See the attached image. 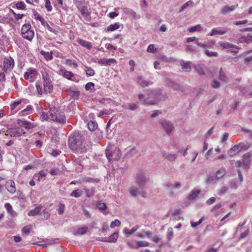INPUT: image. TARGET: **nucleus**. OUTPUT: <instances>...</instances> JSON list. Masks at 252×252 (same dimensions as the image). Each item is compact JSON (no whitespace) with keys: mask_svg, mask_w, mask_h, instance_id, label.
I'll return each mask as SVG.
<instances>
[{"mask_svg":"<svg viewBox=\"0 0 252 252\" xmlns=\"http://www.w3.org/2000/svg\"><path fill=\"white\" fill-rule=\"evenodd\" d=\"M41 118L43 120L56 122L61 124L66 122L64 113L55 107H50L48 112H43Z\"/></svg>","mask_w":252,"mask_h":252,"instance_id":"obj_1","label":"nucleus"},{"mask_svg":"<svg viewBox=\"0 0 252 252\" xmlns=\"http://www.w3.org/2000/svg\"><path fill=\"white\" fill-rule=\"evenodd\" d=\"M83 136L78 131L72 133L68 139V145L70 148L75 153L82 152L84 148L82 147Z\"/></svg>","mask_w":252,"mask_h":252,"instance_id":"obj_2","label":"nucleus"},{"mask_svg":"<svg viewBox=\"0 0 252 252\" xmlns=\"http://www.w3.org/2000/svg\"><path fill=\"white\" fill-rule=\"evenodd\" d=\"M43 80V84L40 82H37L35 87L38 93L42 94L44 93L45 94H50L53 91V85L51 79L46 73L42 75Z\"/></svg>","mask_w":252,"mask_h":252,"instance_id":"obj_3","label":"nucleus"},{"mask_svg":"<svg viewBox=\"0 0 252 252\" xmlns=\"http://www.w3.org/2000/svg\"><path fill=\"white\" fill-rule=\"evenodd\" d=\"M74 3L85 20L87 22L90 21L91 20V12L89 11L88 6L85 4L84 1L75 0Z\"/></svg>","mask_w":252,"mask_h":252,"instance_id":"obj_4","label":"nucleus"},{"mask_svg":"<svg viewBox=\"0 0 252 252\" xmlns=\"http://www.w3.org/2000/svg\"><path fill=\"white\" fill-rule=\"evenodd\" d=\"M27 103V100L24 99L17 100L13 101L10 104L11 114H14L18 111L22 110Z\"/></svg>","mask_w":252,"mask_h":252,"instance_id":"obj_5","label":"nucleus"},{"mask_svg":"<svg viewBox=\"0 0 252 252\" xmlns=\"http://www.w3.org/2000/svg\"><path fill=\"white\" fill-rule=\"evenodd\" d=\"M21 34L23 38L31 41L34 35V32L31 30V25L28 24H25L21 29Z\"/></svg>","mask_w":252,"mask_h":252,"instance_id":"obj_6","label":"nucleus"},{"mask_svg":"<svg viewBox=\"0 0 252 252\" xmlns=\"http://www.w3.org/2000/svg\"><path fill=\"white\" fill-rule=\"evenodd\" d=\"M105 154L107 159L109 160L114 159L118 160L121 157V153L118 148L115 147L113 149L111 148L107 149L105 150Z\"/></svg>","mask_w":252,"mask_h":252,"instance_id":"obj_7","label":"nucleus"},{"mask_svg":"<svg viewBox=\"0 0 252 252\" xmlns=\"http://www.w3.org/2000/svg\"><path fill=\"white\" fill-rule=\"evenodd\" d=\"M249 147H248L244 143L241 142L230 148L228 151L227 153L230 157H233L239 153L241 150H246Z\"/></svg>","mask_w":252,"mask_h":252,"instance_id":"obj_8","label":"nucleus"},{"mask_svg":"<svg viewBox=\"0 0 252 252\" xmlns=\"http://www.w3.org/2000/svg\"><path fill=\"white\" fill-rule=\"evenodd\" d=\"M14 66V60L10 57L5 58L3 62V73L7 71H10Z\"/></svg>","mask_w":252,"mask_h":252,"instance_id":"obj_9","label":"nucleus"},{"mask_svg":"<svg viewBox=\"0 0 252 252\" xmlns=\"http://www.w3.org/2000/svg\"><path fill=\"white\" fill-rule=\"evenodd\" d=\"M26 133L24 129L21 127L11 128L7 131L6 134L11 137H19Z\"/></svg>","mask_w":252,"mask_h":252,"instance_id":"obj_10","label":"nucleus"},{"mask_svg":"<svg viewBox=\"0 0 252 252\" xmlns=\"http://www.w3.org/2000/svg\"><path fill=\"white\" fill-rule=\"evenodd\" d=\"M17 122L20 126L23 127L26 129H32L37 126L35 123H31L26 120L18 119Z\"/></svg>","mask_w":252,"mask_h":252,"instance_id":"obj_11","label":"nucleus"},{"mask_svg":"<svg viewBox=\"0 0 252 252\" xmlns=\"http://www.w3.org/2000/svg\"><path fill=\"white\" fill-rule=\"evenodd\" d=\"M160 124L162 126V128L168 134L171 133L174 129V127L173 124L169 121L163 120L162 122H160Z\"/></svg>","mask_w":252,"mask_h":252,"instance_id":"obj_12","label":"nucleus"},{"mask_svg":"<svg viewBox=\"0 0 252 252\" xmlns=\"http://www.w3.org/2000/svg\"><path fill=\"white\" fill-rule=\"evenodd\" d=\"M136 182L138 184L140 188L143 189L145 183L147 182V179L145 174L139 173L137 174Z\"/></svg>","mask_w":252,"mask_h":252,"instance_id":"obj_13","label":"nucleus"},{"mask_svg":"<svg viewBox=\"0 0 252 252\" xmlns=\"http://www.w3.org/2000/svg\"><path fill=\"white\" fill-rule=\"evenodd\" d=\"M228 29L226 28H214L211 30L209 33L210 36H214L216 35H223L227 32Z\"/></svg>","mask_w":252,"mask_h":252,"instance_id":"obj_14","label":"nucleus"},{"mask_svg":"<svg viewBox=\"0 0 252 252\" xmlns=\"http://www.w3.org/2000/svg\"><path fill=\"white\" fill-rule=\"evenodd\" d=\"M138 99L142 101V103L145 105H155L157 103L156 100H151L149 99V97L142 94H138Z\"/></svg>","mask_w":252,"mask_h":252,"instance_id":"obj_15","label":"nucleus"},{"mask_svg":"<svg viewBox=\"0 0 252 252\" xmlns=\"http://www.w3.org/2000/svg\"><path fill=\"white\" fill-rule=\"evenodd\" d=\"M252 157V154L248 152L245 154L243 156V164L245 168L249 169V165L251 164V157Z\"/></svg>","mask_w":252,"mask_h":252,"instance_id":"obj_16","label":"nucleus"},{"mask_svg":"<svg viewBox=\"0 0 252 252\" xmlns=\"http://www.w3.org/2000/svg\"><path fill=\"white\" fill-rule=\"evenodd\" d=\"M162 157L165 159L170 161V162H174L176 160L177 158V155L173 154L171 153H167L165 151H163L161 153Z\"/></svg>","mask_w":252,"mask_h":252,"instance_id":"obj_17","label":"nucleus"},{"mask_svg":"<svg viewBox=\"0 0 252 252\" xmlns=\"http://www.w3.org/2000/svg\"><path fill=\"white\" fill-rule=\"evenodd\" d=\"M5 186L8 191L10 193L13 194L16 192V189L15 184L13 180H9L7 181Z\"/></svg>","mask_w":252,"mask_h":252,"instance_id":"obj_18","label":"nucleus"},{"mask_svg":"<svg viewBox=\"0 0 252 252\" xmlns=\"http://www.w3.org/2000/svg\"><path fill=\"white\" fill-rule=\"evenodd\" d=\"M166 82L168 87L173 89L174 90L183 91V87L180 84L172 81L169 79L166 80Z\"/></svg>","mask_w":252,"mask_h":252,"instance_id":"obj_19","label":"nucleus"},{"mask_svg":"<svg viewBox=\"0 0 252 252\" xmlns=\"http://www.w3.org/2000/svg\"><path fill=\"white\" fill-rule=\"evenodd\" d=\"M36 71L34 68H30L28 70L27 72L25 73L24 78L26 80L31 81L36 75Z\"/></svg>","mask_w":252,"mask_h":252,"instance_id":"obj_20","label":"nucleus"},{"mask_svg":"<svg viewBox=\"0 0 252 252\" xmlns=\"http://www.w3.org/2000/svg\"><path fill=\"white\" fill-rule=\"evenodd\" d=\"M97 63L101 65H111L113 63H116L117 61L114 59H99Z\"/></svg>","mask_w":252,"mask_h":252,"instance_id":"obj_21","label":"nucleus"},{"mask_svg":"<svg viewBox=\"0 0 252 252\" xmlns=\"http://www.w3.org/2000/svg\"><path fill=\"white\" fill-rule=\"evenodd\" d=\"M33 107L31 105H27L26 108H24L19 112L18 115L20 116H24L28 115L32 113Z\"/></svg>","mask_w":252,"mask_h":252,"instance_id":"obj_22","label":"nucleus"},{"mask_svg":"<svg viewBox=\"0 0 252 252\" xmlns=\"http://www.w3.org/2000/svg\"><path fill=\"white\" fill-rule=\"evenodd\" d=\"M219 44L220 45L222 49H235L236 50L240 49V47L236 45L229 42H219Z\"/></svg>","mask_w":252,"mask_h":252,"instance_id":"obj_23","label":"nucleus"},{"mask_svg":"<svg viewBox=\"0 0 252 252\" xmlns=\"http://www.w3.org/2000/svg\"><path fill=\"white\" fill-rule=\"evenodd\" d=\"M59 72L60 74L62 75L63 77L68 80H72V78L74 76V74L72 72L67 71L64 68L61 69Z\"/></svg>","mask_w":252,"mask_h":252,"instance_id":"obj_24","label":"nucleus"},{"mask_svg":"<svg viewBox=\"0 0 252 252\" xmlns=\"http://www.w3.org/2000/svg\"><path fill=\"white\" fill-rule=\"evenodd\" d=\"M77 42L82 46L86 48L87 49H91L92 47V43L86 40L78 38L77 39Z\"/></svg>","mask_w":252,"mask_h":252,"instance_id":"obj_25","label":"nucleus"},{"mask_svg":"<svg viewBox=\"0 0 252 252\" xmlns=\"http://www.w3.org/2000/svg\"><path fill=\"white\" fill-rule=\"evenodd\" d=\"M123 11L124 13L128 15L129 18L135 19L136 14L133 10L125 7L123 8Z\"/></svg>","mask_w":252,"mask_h":252,"instance_id":"obj_26","label":"nucleus"},{"mask_svg":"<svg viewBox=\"0 0 252 252\" xmlns=\"http://www.w3.org/2000/svg\"><path fill=\"white\" fill-rule=\"evenodd\" d=\"M46 173L43 171H41L39 173L35 174L33 175V179L37 181L44 180L46 177Z\"/></svg>","mask_w":252,"mask_h":252,"instance_id":"obj_27","label":"nucleus"},{"mask_svg":"<svg viewBox=\"0 0 252 252\" xmlns=\"http://www.w3.org/2000/svg\"><path fill=\"white\" fill-rule=\"evenodd\" d=\"M4 207L5 208L7 212L12 217L15 216L16 213L15 211L13 209L11 205L9 203H6L4 204Z\"/></svg>","mask_w":252,"mask_h":252,"instance_id":"obj_28","label":"nucleus"},{"mask_svg":"<svg viewBox=\"0 0 252 252\" xmlns=\"http://www.w3.org/2000/svg\"><path fill=\"white\" fill-rule=\"evenodd\" d=\"M191 62H188L186 63L184 61L181 62V65L182 66V68L186 71H190L191 70Z\"/></svg>","mask_w":252,"mask_h":252,"instance_id":"obj_29","label":"nucleus"},{"mask_svg":"<svg viewBox=\"0 0 252 252\" xmlns=\"http://www.w3.org/2000/svg\"><path fill=\"white\" fill-rule=\"evenodd\" d=\"M137 82L142 87H147L152 84V83H151L149 82L144 80L143 77L141 76L138 77Z\"/></svg>","mask_w":252,"mask_h":252,"instance_id":"obj_30","label":"nucleus"},{"mask_svg":"<svg viewBox=\"0 0 252 252\" xmlns=\"http://www.w3.org/2000/svg\"><path fill=\"white\" fill-rule=\"evenodd\" d=\"M188 30L190 32H201L203 31V28L200 24H198L189 27Z\"/></svg>","mask_w":252,"mask_h":252,"instance_id":"obj_31","label":"nucleus"},{"mask_svg":"<svg viewBox=\"0 0 252 252\" xmlns=\"http://www.w3.org/2000/svg\"><path fill=\"white\" fill-rule=\"evenodd\" d=\"M237 6L238 5H232L231 6H229L228 5H225L222 8V12L223 13H226L229 12H231L233 11Z\"/></svg>","mask_w":252,"mask_h":252,"instance_id":"obj_32","label":"nucleus"},{"mask_svg":"<svg viewBox=\"0 0 252 252\" xmlns=\"http://www.w3.org/2000/svg\"><path fill=\"white\" fill-rule=\"evenodd\" d=\"M139 107V103H129L127 104L126 108L131 111H134L137 109Z\"/></svg>","mask_w":252,"mask_h":252,"instance_id":"obj_33","label":"nucleus"},{"mask_svg":"<svg viewBox=\"0 0 252 252\" xmlns=\"http://www.w3.org/2000/svg\"><path fill=\"white\" fill-rule=\"evenodd\" d=\"M41 208L39 206L35 207L34 209L30 211L28 215L29 216H35L38 214L39 212L41 211Z\"/></svg>","mask_w":252,"mask_h":252,"instance_id":"obj_34","label":"nucleus"},{"mask_svg":"<svg viewBox=\"0 0 252 252\" xmlns=\"http://www.w3.org/2000/svg\"><path fill=\"white\" fill-rule=\"evenodd\" d=\"M226 174V170L224 168H221L218 170L216 173V178L219 179L222 178Z\"/></svg>","mask_w":252,"mask_h":252,"instance_id":"obj_35","label":"nucleus"},{"mask_svg":"<svg viewBox=\"0 0 252 252\" xmlns=\"http://www.w3.org/2000/svg\"><path fill=\"white\" fill-rule=\"evenodd\" d=\"M40 54L44 56L45 59L47 61H50L53 59V55H52V52H45L44 51L42 50L40 52Z\"/></svg>","mask_w":252,"mask_h":252,"instance_id":"obj_36","label":"nucleus"},{"mask_svg":"<svg viewBox=\"0 0 252 252\" xmlns=\"http://www.w3.org/2000/svg\"><path fill=\"white\" fill-rule=\"evenodd\" d=\"M118 232H115L108 237L106 241L108 242H115L118 238Z\"/></svg>","mask_w":252,"mask_h":252,"instance_id":"obj_37","label":"nucleus"},{"mask_svg":"<svg viewBox=\"0 0 252 252\" xmlns=\"http://www.w3.org/2000/svg\"><path fill=\"white\" fill-rule=\"evenodd\" d=\"M84 190L86 194V196L87 197H90L94 195V189L93 188L91 189H87L84 187Z\"/></svg>","mask_w":252,"mask_h":252,"instance_id":"obj_38","label":"nucleus"},{"mask_svg":"<svg viewBox=\"0 0 252 252\" xmlns=\"http://www.w3.org/2000/svg\"><path fill=\"white\" fill-rule=\"evenodd\" d=\"M198 155V152L195 150H193L190 154L189 157L187 158L188 160H190L191 162H193L196 159Z\"/></svg>","mask_w":252,"mask_h":252,"instance_id":"obj_39","label":"nucleus"},{"mask_svg":"<svg viewBox=\"0 0 252 252\" xmlns=\"http://www.w3.org/2000/svg\"><path fill=\"white\" fill-rule=\"evenodd\" d=\"M120 24L118 23H116L114 24H111L107 28V31L113 32L120 28Z\"/></svg>","mask_w":252,"mask_h":252,"instance_id":"obj_40","label":"nucleus"},{"mask_svg":"<svg viewBox=\"0 0 252 252\" xmlns=\"http://www.w3.org/2000/svg\"><path fill=\"white\" fill-rule=\"evenodd\" d=\"M152 233L151 231H142L138 234V237L140 238H144L145 237L151 238Z\"/></svg>","mask_w":252,"mask_h":252,"instance_id":"obj_41","label":"nucleus"},{"mask_svg":"<svg viewBox=\"0 0 252 252\" xmlns=\"http://www.w3.org/2000/svg\"><path fill=\"white\" fill-rule=\"evenodd\" d=\"M88 128L91 131L94 130L97 127V124L96 122L90 121L88 124Z\"/></svg>","mask_w":252,"mask_h":252,"instance_id":"obj_42","label":"nucleus"},{"mask_svg":"<svg viewBox=\"0 0 252 252\" xmlns=\"http://www.w3.org/2000/svg\"><path fill=\"white\" fill-rule=\"evenodd\" d=\"M139 228V226L136 225L132 227L130 230L125 229L124 233L127 236H130L134 233Z\"/></svg>","mask_w":252,"mask_h":252,"instance_id":"obj_43","label":"nucleus"},{"mask_svg":"<svg viewBox=\"0 0 252 252\" xmlns=\"http://www.w3.org/2000/svg\"><path fill=\"white\" fill-rule=\"evenodd\" d=\"M219 78L220 80L224 82H227L228 81V78L226 76L224 73L222 71L221 68L220 69V71Z\"/></svg>","mask_w":252,"mask_h":252,"instance_id":"obj_44","label":"nucleus"},{"mask_svg":"<svg viewBox=\"0 0 252 252\" xmlns=\"http://www.w3.org/2000/svg\"><path fill=\"white\" fill-rule=\"evenodd\" d=\"M82 195L81 190L77 189L73 190L71 193L70 196L76 198L80 197Z\"/></svg>","mask_w":252,"mask_h":252,"instance_id":"obj_45","label":"nucleus"},{"mask_svg":"<svg viewBox=\"0 0 252 252\" xmlns=\"http://www.w3.org/2000/svg\"><path fill=\"white\" fill-rule=\"evenodd\" d=\"M40 216L42 219L48 220L50 218V214L46 210H44L40 213Z\"/></svg>","mask_w":252,"mask_h":252,"instance_id":"obj_46","label":"nucleus"},{"mask_svg":"<svg viewBox=\"0 0 252 252\" xmlns=\"http://www.w3.org/2000/svg\"><path fill=\"white\" fill-rule=\"evenodd\" d=\"M65 205L63 203H60L57 209L58 213L59 215H63L64 212Z\"/></svg>","mask_w":252,"mask_h":252,"instance_id":"obj_47","label":"nucleus"},{"mask_svg":"<svg viewBox=\"0 0 252 252\" xmlns=\"http://www.w3.org/2000/svg\"><path fill=\"white\" fill-rule=\"evenodd\" d=\"M65 63L68 65L73 66L75 68H76L78 66L77 63L74 60L70 59H67L65 61Z\"/></svg>","mask_w":252,"mask_h":252,"instance_id":"obj_48","label":"nucleus"},{"mask_svg":"<svg viewBox=\"0 0 252 252\" xmlns=\"http://www.w3.org/2000/svg\"><path fill=\"white\" fill-rule=\"evenodd\" d=\"M199 190H196L194 191H192L190 193V194L189 195L188 197V199L189 200H192L195 199L199 194Z\"/></svg>","mask_w":252,"mask_h":252,"instance_id":"obj_49","label":"nucleus"},{"mask_svg":"<svg viewBox=\"0 0 252 252\" xmlns=\"http://www.w3.org/2000/svg\"><path fill=\"white\" fill-rule=\"evenodd\" d=\"M137 247H148L150 246V243L147 241H139L137 242Z\"/></svg>","mask_w":252,"mask_h":252,"instance_id":"obj_50","label":"nucleus"},{"mask_svg":"<svg viewBox=\"0 0 252 252\" xmlns=\"http://www.w3.org/2000/svg\"><path fill=\"white\" fill-rule=\"evenodd\" d=\"M99 180L97 179L93 178L90 177H86L83 179V182L98 183Z\"/></svg>","mask_w":252,"mask_h":252,"instance_id":"obj_51","label":"nucleus"},{"mask_svg":"<svg viewBox=\"0 0 252 252\" xmlns=\"http://www.w3.org/2000/svg\"><path fill=\"white\" fill-rule=\"evenodd\" d=\"M129 192L133 196H136L138 194V189L136 187H132L130 189Z\"/></svg>","mask_w":252,"mask_h":252,"instance_id":"obj_52","label":"nucleus"},{"mask_svg":"<svg viewBox=\"0 0 252 252\" xmlns=\"http://www.w3.org/2000/svg\"><path fill=\"white\" fill-rule=\"evenodd\" d=\"M205 54L206 55L209 57H218V53L216 52H213V51H210L208 50H207L205 51Z\"/></svg>","mask_w":252,"mask_h":252,"instance_id":"obj_53","label":"nucleus"},{"mask_svg":"<svg viewBox=\"0 0 252 252\" xmlns=\"http://www.w3.org/2000/svg\"><path fill=\"white\" fill-rule=\"evenodd\" d=\"M88 230L87 227H83L80 228L78 229L77 233L80 235H83L86 234Z\"/></svg>","mask_w":252,"mask_h":252,"instance_id":"obj_54","label":"nucleus"},{"mask_svg":"<svg viewBox=\"0 0 252 252\" xmlns=\"http://www.w3.org/2000/svg\"><path fill=\"white\" fill-rule=\"evenodd\" d=\"M121 225V222L117 219L111 222L110 224V227L112 228H115L116 226H119Z\"/></svg>","mask_w":252,"mask_h":252,"instance_id":"obj_55","label":"nucleus"},{"mask_svg":"<svg viewBox=\"0 0 252 252\" xmlns=\"http://www.w3.org/2000/svg\"><path fill=\"white\" fill-rule=\"evenodd\" d=\"M192 4V2L191 1H188L187 2H186L184 4H183L181 9L179 10L180 12H182L185 8H186L189 6H191Z\"/></svg>","mask_w":252,"mask_h":252,"instance_id":"obj_56","label":"nucleus"},{"mask_svg":"<svg viewBox=\"0 0 252 252\" xmlns=\"http://www.w3.org/2000/svg\"><path fill=\"white\" fill-rule=\"evenodd\" d=\"M211 85L212 88L217 89L220 87V83L216 80H214L211 82Z\"/></svg>","mask_w":252,"mask_h":252,"instance_id":"obj_57","label":"nucleus"},{"mask_svg":"<svg viewBox=\"0 0 252 252\" xmlns=\"http://www.w3.org/2000/svg\"><path fill=\"white\" fill-rule=\"evenodd\" d=\"M45 6L48 11H51L52 10V6L51 4L50 0H45Z\"/></svg>","mask_w":252,"mask_h":252,"instance_id":"obj_58","label":"nucleus"},{"mask_svg":"<svg viewBox=\"0 0 252 252\" xmlns=\"http://www.w3.org/2000/svg\"><path fill=\"white\" fill-rule=\"evenodd\" d=\"M138 152L136 148H132L129 152L127 153L128 156H133L136 155Z\"/></svg>","mask_w":252,"mask_h":252,"instance_id":"obj_59","label":"nucleus"},{"mask_svg":"<svg viewBox=\"0 0 252 252\" xmlns=\"http://www.w3.org/2000/svg\"><path fill=\"white\" fill-rule=\"evenodd\" d=\"M16 7L19 9H25L26 5L23 2H18L16 4Z\"/></svg>","mask_w":252,"mask_h":252,"instance_id":"obj_60","label":"nucleus"},{"mask_svg":"<svg viewBox=\"0 0 252 252\" xmlns=\"http://www.w3.org/2000/svg\"><path fill=\"white\" fill-rule=\"evenodd\" d=\"M97 208L100 210H104L106 208V205L104 203L99 202L97 204Z\"/></svg>","mask_w":252,"mask_h":252,"instance_id":"obj_61","label":"nucleus"},{"mask_svg":"<svg viewBox=\"0 0 252 252\" xmlns=\"http://www.w3.org/2000/svg\"><path fill=\"white\" fill-rule=\"evenodd\" d=\"M147 51L149 53H155L157 51V49L155 48L154 44H150L148 47Z\"/></svg>","mask_w":252,"mask_h":252,"instance_id":"obj_62","label":"nucleus"},{"mask_svg":"<svg viewBox=\"0 0 252 252\" xmlns=\"http://www.w3.org/2000/svg\"><path fill=\"white\" fill-rule=\"evenodd\" d=\"M86 74L87 75L92 76H93L94 74V69H93L91 67L87 68V69L86 70Z\"/></svg>","mask_w":252,"mask_h":252,"instance_id":"obj_63","label":"nucleus"},{"mask_svg":"<svg viewBox=\"0 0 252 252\" xmlns=\"http://www.w3.org/2000/svg\"><path fill=\"white\" fill-rule=\"evenodd\" d=\"M237 43H246V36L241 35L238 40L236 41Z\"/></svg>","mask_w":252,"mask_h":252,"instance_id":"obj_64","label":"nucleus"}]
</instances>
